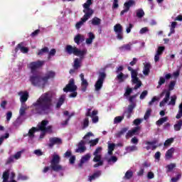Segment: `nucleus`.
Here are the masks:
<instances>
[{"mask_svg": "<svg viewBox=\"0 0 182 182\" xmlns=\"http://www.w3.org/2000/svg\"><path fill=\"white\" fill-rule=\"evenodd\" d=\"M38 114H49L53 107L52 94L45 92L33 104Z\"/></svg>", "mask_w": 182, "mask_h": 182, "instance_id": "1", "label": "nucleus"}, {"mask_svg": "<svg viewBox=\"0 0 182 182\" xmlns=\"http://www.w3.org/2000/svg\"><path fill=\"white\" fill-rule=\"evenodd\" d=\"M60 156L58 154H53V158L50 161V166H46L43 169V173H46L47 171L51 169L53 171H55L56 173L59 171H63L65 170L63 168V166L60 164Z\"/></svg>", "mask_w": 182, "mask_h": 182, "instance_id": "2", "label": "nucleus"}, {"mask_svg": "<svg viewBox=\"0 0 182 182\" xmlns=\"http://www.w3.org/2000/svg\"><path fill=\"white\" fill-rule=\"evenodd\" d=\"M65 50L68 55H74V56H85L87 53V50H80L77 47L72 45H67Z\"/></svg>", "mask_w": 182, "mask_h": 182, "instance_id": "3", "label": "nucleus"}, {"mask_svg": "<svg viewBox=\"0 0 182 182\" xmlns=\"http://www.w3.org/2000/svg\"><path fill=\"white\" fill-rule=\"evenodd\" d=\"M127 69L129 72H131L132 82L134 85H136L134 87V90H137V89L141 87V85H143V83H141V80H140L139 77H137L139 73H137V70L132 69V68L130 66H129Z\"/></svg>", "mask_w": 182, "mask_h": 182, "instance_id": "4", "label": "nucleus"}, {"mask_svg": "<svg viewBox=\"0 0 182 182\" xmlns=\"http://www.w3.org/2000/svg\"><path fill=\"white\" fill-rule=\"evenodd\" d=\"M30 82L33 86H38V87H45L46 84L43 82V77L39 74V73H36L30 77Z\"/></svg>", "mask_w": 182, "mask_h": 182, "instance_id": "5", "label": "nucleus"}, {"mask_svg": "<svg viewBox=\"0 0 182 182\" xmlns=\"http://www.w3.org/2000/svg\"><path fill=\"white\" fill-rule=\"evenodd\" d=\"M105 79H106V73L105 72H100L98 79L95 85L96 92H99V90L103 87Z\"/></svg>", "mask_w": 182, "mask_h": 182, "instance_id": "6", "label": "nucleus"}, {"mask_svg": "<svg viewBox=\"0 0 182 182\" xmlns=\"http://www.w3.org/2000/svg\"><path fill=\"white\" fill-rule=\"evenodd\" d=\"M45 65V60H37L34 62H31L29 64V68L31 69V72L32 74L38 73L36 72L37 69H39V68H42Z\"/></svg>", "mask_w": 182, "mask_h": 182, "instance_id": "7", "label": "nucleus"}, {"mask_svg": "<svg viewBox=\"0 0 182 182\" xmlns=\"http://www.w3.org/2000/svg\"><path fill=\"white\" fill-rule=\"evenodd\" d=\"M77 90V86L75 85V80L70 79L68 84L63 88V92L68 93V92H76Z\"/></svg>", "mask_w": 182, "mask_h": 182, "instance_id": "8", "label": "nucleus"}, {"mask_svg": "<svg viewBox=\"0 0 182 182\" xmlns=\"http://www.w3.org/2000/svg\"><path fill=\"white\" fill-rule=\"evenodd\" d=\"M114 31L115 32L117 35V38L119 41L123 40V26L120 23H117L114 26Z\"/></svg>", "mask_w": 182, "mask_h": 182, "instance_id": "9", "label": "nucleus"}, {"mask_svg": "<svg viewBox=\"0 0 182 182\" xmlns=\"http://www.w3.org/2000/svg\"><path fill=\"white\" fill-rule=\"evenodd\" d=\"M90 5H92V0H87L86 3L83 4V12L85 15H88V16H92L93 15V10L91 9Z\"/></svg>", "mask_w": 182, "mask_h": 182, "instance_id": "10", "label": "nucleus"}, {"mask_svg": "<svg viewBox=\"0 0 182 182\" xmlns=\"http://www.w3.org/2000/svg\"><path fill=\"white\" fill-rule=\"evenodd\" d=\"M86 150V141L81 140L77 144V149H75V153H85Z\"/></svg>", "mask_w": 182, "mask_h": 182, "instance_id": "11", "label": "nucleus"}, {"mask_svg": "<svg viewBox=\"0 0 182 182\" xmlns=\"http://www.w3.org/2000/svg\"><path fill=\"white\" fill-rule=\"evenodd\" d=\"M49 144H48V147H50V149H52V147H53V146H55V144H62V143H63V141H62V139L59 138V137H51L49 139Z\"/></svg>", "mask_w": 182, "mask_h": 182, "instance_id": "12", "label": "nucleus"}, {"mask_svg": "<svg viewBox=\"0 0 182 182\" xmlns=\"http://www.w3.org/2000/svg\"><path fill=\"white\" fill-rule=\"evenodd\" d=\"M164 50H166V47L164 46H159L156 50V53L154 55V62L157 63L160 60V56L163 55Z\"/></svg>", "mask_w": 182, "mask_h": 182, "instance_id": "13", "label": "nucleus"}, {"mask_svg": "<svg viewBox=\"0 0 182 182\" xmlns=\"http://www.w3.org/2000/svg\"><path fill=\"white\" fill-rule=\"evenodd\" d=\"M80 77L81 79V90L82 92H86L87 90V86H89V82L87 80L85 79V75L83 73L80 75Z\"/></svg>", "mask_w": 182, "mask_h": 182, "instance_id": "14", "label": "nucleus"}, {"mask_svg": "<svg viewBox=\"0 0 182 182\" xmlns=\"http://www.w3.org/2000/svg\"><path fill=\"white\" fill-rule=\"evenodd\" d=\"M18 50H21V53H28V52H29V48H28V47H24L23 42H21L16 46L14 49L15 53H18Z\"/></svg>", "mask_w": 182, "mask_h": 182, "instance_id": "15", "label": "nucleus"}, {"mask_svg": "<svg viewBox=\"0 0 182 182\" xmlns=\"http://www.w3.org/2000/svg\"><path fill=\"white\" fill-rule=\"evenodd\" d=\"M56 76V73L54 71L50 70L48 71L45 76L43 77V80L45 85L48 84V80H49V79H53Z\"/></svg>", "mask_w": 182, "mask_h": 182, "instance_id": "16", "label": "nucleus"}, {"mask_svg": "<svg viewBox=\"0 0 182 182\" xmlns=\"http://www.w3.org/2000/svg\"><path fill=\"white\" fill-rule=\"evenodd\" d=\"M95 157L92 159L94 163H97L94 164V168H97V167H100V166H103V161L102 160V155H94Z\"/></svg>", "mask_w": 182, "mask_h": 182, "instance_id": "17", "label": "nucleus"}, {"mask_svg": "<svg viewBox=\"0 0 182 182\" xmlns=\"http://www.w3.org/2000/svg\"><path fill=\"white\" fill-rule=\"evenodd\" d=\"M92 154H86L85 155L82 156L80 161V164H78V167L82 168V167H83V164H85V163H87V161L90 160Z\"/></svg>", "mask_w": 182, "mask_h": 182, "instance_id": "18", "label": "nucleus"}, {"mask_svg": "<svg viewBox=\"0 0 182 182\" xmlns=\"http://www.w3.org/2000/svg\"><path fill=\"white\" fill-rule=\"evenodd\" d=\"M18 96L20 97V102L21 103H25L27 102L28 99L29 98V92L28 91H21L18 93Z\"/></svg>", "mask_w": 182, "mask_h": 182, "instance_id": "19", "label": "nucleus"}, {"mask_svg": "<svg viewBox=\"0 0 182 182\" xmlns=\"http://www.w3.org/2000/svg\"><path fill=\"white\" fill-rule=\"evenodd\" d=\"M90 18V16L89 14H85L82 18H81L80 21H78L75 24L76 29H79L80 28H82V26L86 21H87Z\"/></svg>", "mask_w": 182, "mask_h": 182, "instance_id": "20", "label": "nucleus"}, {"mask_svg": "<svg viewBox=\"0 0 182 182\" xmlns=\"http://www.w3.org/2000/svg\"><path fill=\"white\" fill-rule=\"evenodd\" d=\"M78 56L79 58H75L74 60L73 68L75 70H77L79 69V68H80V66H82L80 63H82V61L83 60V59H85V55Z\"/></svg>", "mask_w": 182, "mask_h": 182, "instance_id": "21", "label": "nucleus"}, {"mask_svg": "<svg viewBox=\"0 0 182 182\" xmlns=\"http://www.w3.org/2000/svg\"><path fill=\"white\" fill-rule=\"evenodd\" d=\"M49 124V121L44 119L41 123H38L37 125V130L38 132H43L46 128V126Z\"/></svg>", "mask_w": 182, "mask_h": 182, "instance_id": "22", "label": "nucleus"}, {"mask_svg": "<svg viewBox=\"0 0 182 182\" xmlns=\"http://www.w3.org/2000/svg\"><path fill=\"white\" fill-rule=\"evenodd\" d=\"M136 107V103H132L129 105H128L127 110L124 112V113H127V119H130L132 117V113H133V110H134V108Z\"/></svg>", "mask_w": 182, "mask_h": 182, "instance_id": "23", "label": "nucleus"}, {"mask_svg": "<svg viewBox=\"0 0 182 182\" xmlns=\"http://www.w3.org/2000/svg\"><path fill=\"white\" fill-rule=\"evenodd\" d=\"M74 42L77 45H80L82 43V42H85V36L78 33L74 37Z\"/></svg>", "mask_w": 182, "mask_h": 182, "instance_id": "24", "label": "nucleus"}, {"mask_svg": "<svg viewBox=\"0 0 182 182\" xmlns=\"http://www.w3.org/2000/svg\"><path fill=\"white\" fill-rule=\"evenodd\" d=\"M36 132H39L38 129L36 127H33L31 129H29L28 134H26L24 135V137H27L28 136L29 139H33L35 137V133H36Z\"/></svg>", "mask_w": 182, "mask_h": 182, "instance_id": "25", "label": "nucleus"}, {"mask_svg": "<svg viewBox=\"0 0 182 182\" xmlns=\"http://www.w3.org/2000/svg\"><path fill=\"white\" fill-rule=\"evenodd\" d=\"M170 95H171V92L170 91H166L165 97L159 103L160 107H163V106H164L166 103L170 100Z\"/></svg>", "mask_w": 182, "mask_h": 182, "instance_id": "26", "label": "nucleus"}, {"mask_svg": "<svg viewBox=\"0 0 182 182\" xmlns=\"http://www.w3.org/2000/svg\"><path fill=\"white\" fill-rule=\"evenodd\" d=\"M102 176V171H97L92 175L88 177V181H93V180H96V178H99L100 176Z\"/></svg>", "mask_w": 182, "mask_h": 182, "instance_id": "27", "label": "nucleus"}, {"mask_svg": "<svg viewBox=\"0 0 182 182\" xmlns=\"http://www.w3.org/2000/svg\"><path fill=\"white\" fill-rule=\"evenodd\" d=\"M134 5H136L134 0H129L124 4V8L129 11H130V8L134 6Z\"/></svg>", "mask_w": 182, "mask_h": 182, "instance_id": "28", "label": "nucleus"}, {"mask_svg": "<svg viewBox=\"0 0 182 182\" xmlns=\"http://www.w3.org/2000/svg\"><path fill=\"white\" fill-rule=\"evenodd\" d=\"M63 114L65 116H68V119L62 122V126H66L69 124V120L72 118L73 116H74L75 114H69V111H64Z\"/></svg>", "mask_w": 182, "mask_h": 182, "instance_id": "29", "label": "nucleus"}, {"mask_svg": "<svg viewBox=\"0 0 182 182\" xmlns=\"http://www.w3.org/2000/svg\"><path fill=\"white\" fill-rule=\"evenodd\" d=\"M174 148L171 147L169 149L165 154L166 160H170V159H173V154H174Z\"/></svg>", "mask_w": 182, "mask_h": 182, "instance_id": "30", "label": "nucleus"}, {"mask_svg": "<svg viewBox=\"0 0 182 182\" xmlns=\"http://www.w3.org/2000/svg\"><path fill=\"white\" fill-rule=\"evenodd\" d=\"M129 77V75L123 74V73H120L117 75V79L119 80V83H122V82H124L126 79Z\"/></svg>", "mask_w": 182, "mask_h": 182, "instance_id": "31", "label": "nucleus"}, {"mask_svg": "<svg viewBox=\"0 0 182 182\" xmlns=\"http://www.w3.org/2000/svg\"><path fill=\"white\" fill-rule=\"evenodd\" d=\"M150 68H151V65H150V63H146L144 65L143 73L145 76H147L150 73Z\"/></svg>", "mask_w": 182, "mask_h": 182, "instance_id": "32", "label": "nucleus"}, {"mask_svg": "<svg viewBox=\"0 0 182 182\" xmlns=\"http://www.w3.org/2000/svg\"><path fill=\"white\" fill-rule=\"evenodd\" d=\"M91 23L92 25H93L94 26H99V25H100V23H102V19L99 18L98 17H94L92 20H91Z\"/></svg>", "mask_w": 182, "mask_h": 182, "instance_id": "33", "label": "nucleus"}, {"mask_svg": "<svg viewBox=\"0 0 182 182\" xmlns=\"http://www.w3.org/2000/svg\"><path fill=\"white\" fill-rule=\"evenodd\" d=\"M45 53H49V48L44 47V48L38 50L37 55H38V56H43V55H45Z\"/></svg>", "mask_w": 182, "mask_h": 182, "instance_id": "34", "label": "nucleus"}, {"mask_svg": "<svg viewBox=\"0 0 182 182\" xmlns=\"http://www.w3.org/2000/svg\"><path fill=\"white\" fill-rule=\"evenodd\" d=\"M129 130L128 127H124L122 128L119 132H118L115 136L116 137H117L118 139H119V137H122V136H123V134H124V133H127V132Z\"/></svg>", "mask_w": 182, "mask_h": 182, "instance_id": "35", "label": "nucleus"}, {"mask_svg": "<svg viewBox=\"0 0 182 182\" xmlns=\"http://www.w3.org/2000/svg\"><path fill=\"white\" fill-rule=\"evenodd\" d=\"M63 103H65V95H61L56 104L57 109H60V106H62Z\"/></svg>", "mask_w": 182, "mask_h": 182, "instance_id": "36", "label": "nucleus"}, {"mask_svg": "<svg viewBox=\"0 0 182 182\" xmlns=\"http://www.w3.org/2000/svg\"><path fill=\"white\" fill-rule=\"evenodd\" d=\"M182 119L177 122L176 124L173 125V129L175 132H180L181 130Z\"/></svg>", "mask_w": 182, "mask_h": 182, "instance_id": "37", "label": "nucleus"}, {"mask_svg": "<svg viewBox=\"0 0 182 182\" xmlns=\"http://www.w3.org/2000/svg\"><path fill=\"white\" fill-rule=\"evenodd\" d=\"M9 171H10L9 169H8L3 173L2 182H8V180H9Z\"/></svg>", "mask_w": 182, "mask_h": 182, "instance_id": "38", "label": "nucleus"}, {"mask_svg": "<svg viewBox=\"0 0 182 182\" xmlns=\"http://www.w3.org/2000/svg\"><path fill=\"white\" fill-rule=\"evenodd\" d=\"M125 150L127 151V153H132V151H137L139 149L136 146L132 145L129 146H127Z\"/></svg>", "mask_w": 182, "mask_h": 182, "instance_id": "39", "label": "nucleus"}, {"mask_svg": "<svg viewBox=\"0 0 182 182\" xmlns=\"http://www.w3.org/2000/svg\"><path fill=\"white\" fill-rule=\"evenodd\" d=\"M167 120H168V117H162V118L159 119L158 121H156V124L157 126H161V124H163L164 123H166V122H167Z\"/></svg>", "mask_w": 182, "mask_h": 182, "instance_id": "40", "label": "nucleus"}, {"mask_svg": "<svg viewBox=\"0 0 182 182\" xmlns=\"http://www.w3.org/2000/svg\"><path fill=\"white\" fill-rule=\"evenodd\" d=\"M114 147H116V144L113 143L108 144V154H109V156H112V154H113Z\"/></svg>", "mask_w": 182, "mask_h": 182, "instance_id": "41", "label": "nucleus"}, {"mask_svg": "<svg viewBox=\"0 0 182 182\" xmlns=\"http://www.w3.org/2000/svg\"><path fill=\"white\" fill-rule=\"evenodd\" d=\"M132 93H133V88L130 87H127V88L125 89V92L124 94V96L125 97H129V96H130Z\"/></svg>", "mask_w": 182, "mask_h": 182, "instance_id": "42", "label": "nucleus"}, {"mask_svg": "<svg viewBox=\"0 0 182 182\" xmlns=\"http://www.w3.org/2000/svg\"><path fill=\"white\" fill-rule=\"evenodd\" d=\"M119 50H132V44H124L119 48Z\"/></svg>", "mask_w": 182, "mask_h": 182, "instance_id": "43", "label": "nucleus"}, {"mask_svg": "<svg viewBox=\"0 0 182 182\" xmlns=\"http://www.w3.org/2000/svg\"><path fill=\"white\" fill-rule=\"evenodd\" d=\"M172 143H174V138H169L165 141L164 146L165 147H168V146H171Z\"/></svg>", "mask_w": 182, "mask_h": 182, "instance_id": "44", "label": "nucleus"}, {"mask_svg": "<svg viewBox=\"0 0 182 182\" xmlns=\"http://www.w3.org/2000/svg\"><path fill=\"white\" fill-rule=\"evenodd\" d=\"M133 177V171H127L125 173V175L124 176V178H126L127 180H130Z\"/></svg>", "mask_w": 182, "mask_h": 182, "instance_id": "45", "label": "nucleus"}, {"mask_svg": "<svg viewBox=\"0 0 182 182\" xmlns=\"http://www.w3.org/2000/svg\"><path fill=\"white\" fill-rule=\"evenodd\" d=\"M166 173L173 171V169L176 168V164H171L166 166Z\"/></svg>", "mask_w": 182, "mask_h": 182, "instance_id": "46", "label": "nucleus"}, {"mask_svg": "<svg viewBox=\"0 0 182 182\" xmlns=\"http://www.w3.org/2000/svg\"><path fill=\"white\" fill-rule=\"evenodd\" d=\"M22 124V120L21 118H17L14 122H13V126L14 127H19Z\"/></svg>", "mask_w": 182, "mask_h": 182, "instance_id": "47", "label": "nucleus"}, {"mask_svg": "<svg viewBox=\"0 0 182 182\" xmlns=\"http://www.w3.org/2000/svg\"><path fill=\"white\" fill-rule=\"evenodd\" d=\"M136 16L139 18H143V16H144V11L141 9L136 10Z\"/></svg>", "mask_w": 182, "mask_h": 182, "instance_id": "48", "label": "nucleus"}, {"mask_svg": "<svg viewBox=\"0 0 182 182\" xmlns=\"http://www.w3.org/2000/svg\"><path fill=\"white\" fill-rule=\"evenodd\" d=\"M99 143V138L89 141L91 147H95Z\"/></svg>", "mask_w": 182, "mask_h": 182, "instance_id": "49", "label": "nucleus"}, {"mask_svg": "<svg viewBox=\"0 0 182 182\" xmlns=\"http://www.w3.org/2000/svg\"><path fill=\"white\" fill-rule=\"evenodd\" d=\"M182 117V103H181L179 105V109H178V112L176 116V119H181Z\"/></svg>", "mask_w": 182, "mask_h": 182, "instance_id": "50", "label": "nucleus"}, {"mask_svg": "<svg viewBox=\"0 0 182 182\" xmlns=\"http://www.w3.org/2000/svg\"><path fill=\"white\" fill-rule=\"evenodd\" d=\"M87 127H89V118L87 117L85 118L83 120L82 129H85Z\"/></svg>", "mask_w": 182, "mask_h": 182, "instance_id": "51", "label": "nucleus"}, {"mask_svg": "<svg viewBox=\"0 0 182 182\" xmlns=\"http://www.w3.org/2000/svg\"><path fill=\"white\" fill-rule=\"evenodd\" d=\"M175 86H176V81H171L168 85V90H167V92H171V90H174Z\"/></svg>", "mask_w": 182, "mask_h": 182, "instance_id": "52", "label": "nucleus"}, {"mask_svg": "<svg viewBox=\"0 0 182 182\" xmlns=\"http://www.w3.org/2000/svg\"><path fill=\"white\" fill-rule=\"evenodd\" d=\"M141 129V127H136L131 130L132 131V133L135 136V135L139 134V132H140Z\"/></svg>", "mask_w": 182, "mask_h": 182, "instance_id": "53", "label": "nucleus"}, {"mask_svg": "<svg viewBox=\"0 0 182 182\" xmlns=\"http://www.w3.org/2000/svg\"><path fill=\"white\" fill-rule=\"evenodd\" d=\"M176 100H177V96L173 95L171 97V101L169 102L168 105H171L172 106L176 105Z\"/></svg>", "mask_w": 182, "mask_h": 182, "instance_id": "54", "label": "nucleus"}, {"mask_svg": "<svg viewBox=\"0 0 182 182\" xmlns=\"http://www.w3.org/2000/svg\"><path fill=\"white\" fill-rule=\"evenodd\" d=\"M123 119H124V116H118V117H116L114 119V123L116 124V123H120Z\"/></svg>", "mask_w": 182, "mask_h": 182, "instance_id": "55", "label": "nucleus"}, {"mask_svg": "<svg viewBox=\"0 0 182 182\" xmlns=\"http://www.w3.org/2000/svg\"><path fill=\"white\" fill-rule=\"evenodd\" d=\"M151 114V109H148L144 117V120H147V119L150 117Z\"/></svg>", "mask_w": 182, "mask_h": 182, "instance_id": "56", "label": "nucleus"}, {"mask_svg": "<svg viewBox=\"0 0 182 182\" xmlns=\"http://www.w3.org/2000/svg\"><path fill=\"white\" fill-rule=\"evenodd\" d=\"M159 85L157 86V89H159L162 85H164L166 83V79L163 77H160L159 81Z\"/></svg>", "mask_w": 182, "mask_h": 182, "instance_id": "57", "label": "nucleus"}, {"mask_svg": "<svg viewBox=\"0 0 182 182\" xmlns=\"http://www.w3.org/2000/svg\"><path fill=\"white\" fill-rule=\"evenodd\" d=\"M147 95H149V92L147 90H144L139 97V99H141V100H143V99L146 98V96H147Z\"/></svg>", "mask_w": 182, "mask_h": 182, "instance_id": "58", "label": "nucleus"}, {"mask_svg": "<svg viewBox=\"0 0 182 182\" xmlns=\"http://www.w3.org/2000/svg\"><path fill=\"white\" fill-rule=\"evenodd\" d=\"M180 178H181V173H178L176 177L171 178V181L172 182H177Z\"/></svg>", "mask_w": 182, "mask_h": 182, "instance_id": "59", "label": "nucleus"}, {"mask_svg": "<svg viewBox=\"0 0 182 182\" xmlns=\"http://www.w3.org/2000/svg\"><path fill=\"white\" fill-rule=\"evenodd\" d=\"M9 133H6L5 136H1L0 137V146L2 144V143H4V140H5V139H9Z\"/></svg>", "mask_w": 182, "mask_h": 182, "instance_id": "60", "label": "nucleus"}, {"mask_svg": "<svg viewBox=\"0 0 182 182\" xmlns=\"http://www.w3.org/2000/svg\"><path fill=\"white\" fill-rule=\"evenodd\" d=\"M25 113H26V108H25L23 106L21 107L19 109L20 116H24Z\"/></svg>", "mask_w": 182, "mask_h": 182, "instance_id": "61", "label": "nucleus"}, {"mask_svg": "<svg viewBox=\"0 0 182 182\" xmlns=\"http://www.w3.org/2000/svg\"><path fill=\"white\" fill-rule=\"evenodd\" d=\"M17 180H22V181L28 180V176H23L22 173H18Z\"/></svg>", "mask_w": 182, "mask_h": 182, "instance_id": "62", "label": "nucleus"}, {"mask_svg": "<svg viewBox=\"0 0 182 182\" xmlns=\"http://www.w3.org/2000/svg\"><path fill=\"white\" fill-rule=\"evenodd\" d=\"M6 121L7 122H11V119H12V112L11 111H9L7 113H6Z\"/></svg>", "mask_w": 182, "mask_h": 182, "instance_id": "63", "label": "nucleus"}, {"mask_svg": "<svg viewBox=\"0 0 182 182\" xmlns=\"http://www.w3.org/2000/svg\"><path fill=\"white\" fill-rule=\"evenodd\" d=\"M137 176H139V177H141V176H143V174H144V167H141L139 171L136 173Z\"/></svg>", "mask_w": 182, "mask_h": 182, "instance_id": "64", "label": "nucleus"}]
</instances>
